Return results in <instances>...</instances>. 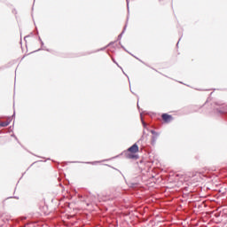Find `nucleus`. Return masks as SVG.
<instances>
[{
  "label": "nucleus",
  "mask_w": 227,
  "mask_h": 227,
  "mask_svg": "<svg viewBox=\"0 0 227 227\" xmlns=\"http://www.w3.org/2000/svg\"><path fill=\"white\" fill-rule=\"evenodd\" d=\"M137 152H139V146H137V144H134L126 152V159H138V156L135 154L137 153Z\"/></svg>",
  "instance_id": "nucleus-1"
},
{
  "label": "nucleus",
  "mask_w": 227,
  "mask_h": 227,
  "mask_svg": "<svg viewBox=\"0 0 227 227\" xmlns=\"http://www.w3.org/2000/svg\"><path fill=\"white\" fill-rule=\"evenodd\" d=\"M161 118H162V120L165 121L167 123L169 122V121H171V120H173V117H172L171 115L168 114H163L161 115Z\"/></svg>",
  "instance_id": "nucleus-2"
},
{
  "label": "nucleus",
  "mask_w": 227,
  "mask_h": 227,
  "mask_svg": "<svg viewBox=\"0 0 227 227\" xmlns=\"http://www.w3.org/2000/svg\"><path fill=\"white\" fill-rule=\"evenodd\" d=\"M10 125V121H0V127H8Z\"/></svg>",
  "instance_id": "nucleus-3"
},
{
  "label": "nucleus",
  "mask_w": 227,
  "mask_h": 227,
  "mask_svg": "<svg viewBox=\"0 0 227 227\" xmlns=\"http://www.w3.org/2000/svg\"><path fill=\"white\" fill-rule=\"evenodd\" d=\"M151 134H153V136H154L153 138L159 137V133L153 129L151 130Z\"/></svg>",
  "instance_id": "nucleus-4"
},
{
  "label": "nucleus",
  "mask_w": 227,
  "mask_h": 227,
  "mask_svg": "<svg viewBox=\"0 0 227 227\" xmlns=\"http://www.w3.org/2000/svg\"><path fill=\"white\" fill-rule=\"evenodd\" d=\"M142 123H143L144 129H146V122H145V121L142 120Z\"/></svg>",
  "instance_id": "nucleus-5"
},
{
  "label": "nucleus",
  "mask_w": 227,
  "mask_h": 227,
  "mask_svg": "<svg viewBox=\"0 0 227 227\" xmlns=\"http://www.w3.org/2000/svg\"><path fill=\"white\" fill-rule=\"evenodd\" d=\"M113 61H114V63H116V60H114V59H113ZM116 65L118 66V63H116Z\"/></svg>",
  "instance_id": "nucleus-6"
},
{
  "label": "nucleus",
  "mask_w": 227,
  "mask_h": 227,
  "mask_svg": "<svg viewBox=\"0 0 227 227\" xmlns=\"http://www.w3.org/2000/svg\"><path fill=\"white\" fill-rule=\"evenodd\" d=\"M123 33H125V30H123V31L121 32V35H123Z\"/></svg>",
  "instance_id": "nucleus-7"
},
{
  "label": "nucleus",
  "mask_w": 227,
  "mask_h": 227,
  "mask_svg": "<svg viewBox=\"0 0 227 227\" xmlns=\"http://www.w3.org/2000/svg\"><path fill=\"white\" fill-rule=\"evenodd\" d=\"M123 33H125V30H123V31L121 32V35H123Z\"/></svg>",
  "instance_id": "nucleus-8"
},
{
  "label": "nucleus",
  "mask_w": 227,
  "mask_h": 227,
  "mask_svg": "<svg viewBox=\"0 0 227 227\" xmlns=\"http://www.w3.org/2000/svg\"><path fill=\"white\" fill-rule=\"evenodd\" d=\"M119 38H121V34L119 35Z\"/></svg>",
  "instance_id": "nucleus-9"
}]
</instances>
